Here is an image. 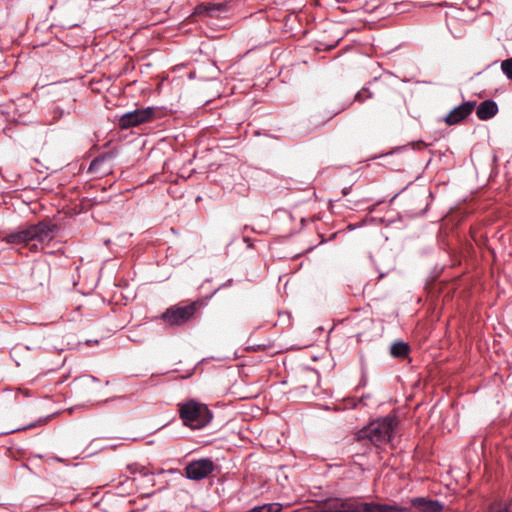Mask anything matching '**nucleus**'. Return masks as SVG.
<instances>
[{
  "mask_svg": "<svg viewBox=\"0 0 512 512\" xmlns=\"http://www.w3.org/2000/svg\"><path fill=\"white\" fill-rule=\"evenodd\" d=\"M29 227L33 240L45 242L50 241L53 238V231L56 228V225L46 221H40L37 224L30 225Z\"/></svg>",
  "mask_w": 512,
  "mask_h": 512,
  "instance_id": "nucleus-9",
  "label": "nucleus"
},
{
  "mask_svg": "<svg viewBox=\"0 0 512 512\" xmlns=\"http://www.w3.org/2000/svg\"><path fill=\"white\" fill-rule=\"evenodd\" d=\"M116 157V153L109 151L95 157L88 168L92 174L105 175L112 169L111 161Z\"/></svg>",
  "mask_w": 512,
  "mask_h": 512,
  "instance_id": "nucleus-8",
  "label": "nucleus"
},
{
  "mask_svg": "<svg viewBox=\"0 0 512 512\" xmlns=\"http://www.w3.org/2000/svg\"><path fill=\"white\" fill-rule=\"evenodd\" d=\"M498 112V105L494 100L481 102L476 109V115L480 120H489Z\"/></svg>",
  "mask_w": 512,
  "mask_h": 512,
  "instance_id": "nucleus-13",
  "label": "nucleus"
},
{
  "mask_svg": "<svg viewBox=\"0 0 512 512\" xmlns=\"http://www.w3.org/2000/svg\"><path fill=\"white\" fill-rule=\"evenodd\" d=\"M411 505L420 512H441L444 505L438 500L428 499L426 497H416L411 499Z\"/></svg>",
  "mask_w": 512,
  "mask_h": 512,
  "instance_id": "nucleus-11",
  "label": "nucleus"
},
{
  "mask_svg": "<svg viewBox=\"0 0 512 512\" xmlns=\"http://www.w3.org/2000/svg\"><path fill=\"white\" fill-rule=\"evenodd\" d=\"M373 97V93L367 87H363L360 91H358L355 95V101L364 102L366 99H370Z\"/></svg>",
  "mask_w": 512,
  "mask_h": 512,
  "instance_id": "nucleus-16",
  "label": "nucleus"
},
{
  "mask_svg": "<svg viewBox=\"0 0 512 512\" xmlns=\"http://www.w3.org/2000/svg\"><path fill=\"white\" fill-rule=\"evenodd\" d=\"M56 460H57L58 462H63V459H61V458H56Z\"/></svg>",
  "mask_w": 512,
  "mask_h": 512,
  "instance_id": "nucleus-23",
  "label": "nucleus"
},
{
  "mask_svg": "<svg viewBox=\"0 0 512 512\" xmlns=\"http://www.w3.org/2000/svg\"><path fill=\"white\" fill-rule=\"evenodd\" d=\"M2 240L7 244L12 245H27L33 240L30 227H26L19 231H12L6 233Z\"/></svg>",
  "mask_w": 512,
  "mask_h": 512,
  "instance_id": "nucleus-10",
  "label": "nucleus"
},
{
  "mask_svg": "<svg viewBox=\"0 0 512 512\" xmlns=\"http://www.w3.org/2000/svg\"><path fill=\"white\" fill-rule=\"evenodd\" d=\"M227 4L220 2V3H201L196 6L195 13L198 15H206L210 17H217L221 13H224L227 11Z\"/></svg>",
  "mask_w": 512,
  "mask_h": 512,
  "instance_id": "nucleus-12",
  "label": "nucleus"
},
{
  "mask_svg": "<svg viewBox=\"0 0 512 512\" xmlns=\"http://www.w3.org/2000/svg\"><path fill=\"white\" fill-rule=\"evenodd\" d=\"M410 352V347L407 342L397 341L390 347V354L394 358H405Z\"/></svg>",
  "mask_w": 512,
  "mask_h": 512,
  "instance_id": "nucleus-14",
  "label": "nucleus"
},
{
  "mask_svg": "<svg viewBox=\"0 0 512 512\" xmlns=\"http://www.w3.org/2000/svg\"><path fill=\"white\" fill-rule=\"evenodd\" d=\"M198 307V302L172 305L161 314L160 318L171 327L182 326L194 317Z\"/></svg>",
  "mask_w": 512,
  "mask_h": 512,
  "instance_id": "nucleus-4",
  "label": "nucleus"
},
{
  "mask_svg": "<svg viewBox=\"0 0 512 512\" xmlns=\"http://www.w3.org/2000/svg\"><path fill=\"white\" fill-rule=\"evenodd\" d=\"M476 101H465L454 107L444 118L447 125H456L465 120L475 109Z\"/></svg>",
  "mask_w": 512,
  "mask_h": 512,
  "instance_id": "nucleus-7",
  "label": "nucleus"
},
{
  "mask_svg": "<svg viewBox=\"0 0 512 512\" xmlns=\"http://www.w3.org/2000/svg\"><path fill=\"white\" fill-rule=\"evenodd\" d=\"M501 70L508 79L512 80V58L502 61Z\"/></svg>",
  "mask_w": 512,
  "mask_h": 512,
  "instance_id": "nucleus-17",
  "label": "nucleus"
},
{
  "mask_svg": "<svg viewBox=\"0 0 512 512\" xmlns=\"http://www.w3.org/2000/svg\"><path fill=\"white\" fill-rule=\"evenodd\" d=\"M214 469L215 465L210 458H201L189 462L184 471L189 480L200 481L208 477Z\"/></svg>",
  "mask_w": 512,
  "mask_h": 512,
  "instance_id": "nucleus-6",
  "label": "nucleus"
},
{
  "mask_svg": "<svg viewBox=\"0 0 512 512\" xmlns=\"http://www.w3.org/2000/svg\"><path fill=\"white\" fill-rule=\"evenodd\" d=\"M351 188H352V186L344 187V188L342 189V194H343V196L348 195V194L351 192Z\"/></svg>",
  "mask_w": 512,
  "mask_h": 512,
  "instance_id": "nucleus-18",
  "label": "nucleus"
},
{
  "mask_svg": "<svg viewBox=\"0 0 512 512\" xmlns=\"http://www.w3.org/2000/svg\"><path fill=\"white\" fill-rule=\"evenodd\" d=\"M314 512H414L412 508L376 502H360L351 498H337L332 504Z\"/></svg>",
  "mask_w": 512,
  "mask_h": 512,
  "instance_id": "nucleus-1",
  "label": "nucleus"
},
{
  "mask_svg": "<svg viewBox=\"0 0 512 512\" xmlns=\"http://www.w3.org/2000/svg\"><path fill=\"white\" fill-rule=\"evenodd\" d=\"M85 378L91 380L92 382H98L99 381V379L97 377L92 376V375L85 376Z\"/></svg>",
  "mask_w": 512,
  "mask_h": 512,
  "instance_id": "nucleus-20",
  "label": "nucleus"
},
{
  "mask_svg": "<svg viewBox=\"0 0 512 512\" xmlns=\"http://www.w3.org/2000/svg\"><path fill=\"white\" fill-rule=\"evenodd\" d=\"M231 282H232V279H229L226 283H223V284L220 286V288H222V287H226V286L230 285V284H231Z\"/></svg>",
  "mask_w": 512,
  "mask_h": 512,
  "instance_id": "nucleus-21",
  "label": "nucleus"
},
{
  "mask_svg": "<svg viewBox=\"0 0 512 512\" xmlns=\"http://www.w3.org/2000/svg\"><path fill=\"white\" fill-rule=\"evenodd\" d=\"M396 420L394 417L386 416L370 422L360 429L355 438L359 442L369 441L379 448L387 444L393 438Z\"/></svg>",
  "mask_w": 512,
  "mask_h": 512,
  "instance_id": "nucleus-2",
  "label": "nucleus"
},
{
  "mask_svg": "<svg viewBox=\"0 0 512 512\" xmlns=\"http://www.w3.org/2000/svg\"><path fill=\"white\" fill-rule=\"evenodd\" d=\"M156 108L148 106L146 108L135 109L124 113L119 118V127L121 129H128L131 127L138 126L142 123L148 122L154 119Z\"/></svg>",
  "mask_w": 512,
  "mask_h": 512,
  "instance_id": "nucleus-5",
  "label": "nucleus"
},
{
  "mask_svg": "<svg viewBox=\"0 0 512 512\" xmlns=\"http://www.w3.org/2000/svg\"><path fill=\"white\" fill-rule=\"evenodd\" d=\"M110 242H111V241H110V239H105V240L103 241V243H104L106 246H108V245L110 244Z\"/></svg>",
  "mask_w": 512,
  "mask_h": 512,
  "instance_id": "nucleus-22",
  "label": "nucleus"
},
{
  "mask_svg": "<svg viewBox=\"0 0 512 512\" xmlns=\"http://www.w3.org/2000/svg\"><path fill=\"white\" fill-rule=\"evenodd\" d=\"M179 415L183 424L194 430L205 427L213 417L206 405L194 400L183 403L179 408Z\"/></svg>",
  "mask_w": 512,
  "mask_h": 512,
  "instance_id": "nucleus-3",
  "label": "nucleus"
},
{
  "mask_svg": "<svg viewBox=\"0 0 512 512\" xmlns=\"http://www.w3.org/2000/svg\"><path fill=\"white\" fill-rule=\"evenodd\" d=\"M243 241L247 243L248 248H252L253 244L251 243V239L249 237H243Z\"/></svg>",
  "mask_w": 512,
  "mask_h": 512,
  "instance_id": "nucleus-19",
  "label": "nucleus"
},
{
  "mask_svg": "<svg viewBox=\"0 0 512 512\" xmlns=\"http://www.w3.org/2000/svg\"><path fill=\"white\" fill-rule=\"evenodd\" d=\"M490 512H512V500L492 506Z\"/></svg>",
  "mask_w": 512,
  "mask_h": 512,
  "instance_id": "nucleus-15",
  "label": "nucleus"
}]
</instances>
